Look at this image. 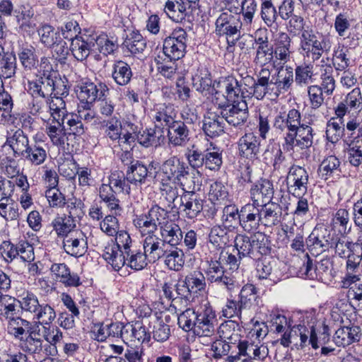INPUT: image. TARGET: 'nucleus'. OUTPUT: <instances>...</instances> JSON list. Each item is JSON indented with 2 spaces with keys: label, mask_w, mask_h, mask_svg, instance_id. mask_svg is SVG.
I'll return each instance as SVG.
<instances>
[{
  "label": "nucleus",
  "mask_w": 362,
  "mask_h": 362,
  "mask_svg": "<svg viewBox=\"0 0 362 362\" xmlns=\"http://www.w3.org/2000/svg\"><path fill=\"white\" fill-rule=\"evenodd\" d=\"M359 280L358 275H346L341 281L343 288H348V297L362 301V283L356 284Z\"/></svg>",
  "instance_id": "obj_53"
},
{
  "label": "nucleus",
  "mask_w": 362,
  "mask_h": 362,
  "mask_svg": "<svg viewBox=\"0 0 362 362\" xmlns=\"http://www.w3.org/2000/svg\"><path fill=\"white\" fill-rule=\"evenodd\" d=\"M334 243L335 252L342 258H347L354 252H359L362 250V243H352L345 237L339 238L337 235Z\"/></svg>",
  "instance_id": "obj_40"
},
{
  "label": "nucleus",
  "mask_w": 362,
  "mask_h": 362,
  "mask_svg": "<svg viewBox=\"0 0 362 362\" xmlns=\"http://www.w3.org/2000/svg\"><path fill=\"white\" fill-rule=\"evenodd\" d=\"M168 211L158 205H153L146 214H141L134 220V226L143 235L152 233L158 230L168 218Z\"/></svg>",
  "instance_id": "obj_11"
},
{
  "label": "nucleus",
  "mask_w": 362,
  "mask_h": 362,
  "mask_svg": "<svg viewBox=\"0 0 362 362\" xmlns=\"http://www.w3.org/2000/svg\"><path fill=\"white\" fill-rule=\"evenodd\" d=\"M53 84V71L48 74L44 72L42 76L37 79L28 81V92L34 98H51L52 95Z\"/></svg>",
  "instance_id": "obj_25"
},
{
  "label": "nucleus",
  "mask_w": 362,
  "mask_h": 362,
  "mask_svg": "<svg viewBox=\"0 0 362 362\" xmlns=\"http://www.w3.org/2000/svg\"><path fill=\"white\" fill-rule=\"evenodd\" d=\"M337 234L324 226L315 227L307 238L309 250L313 255L328 252L334 247Z\"/></svg>",
  "instance_id": "obj_10"
},
{
  "label": "nucleus",
  "mask_w": 362,
  "mask_h": 362,
  "mask_svg": "<svg viewBox=\"0 0 362 362\" xmlns=\"http://www.w3.org/2000/svg\"><path fill=\"white\" fill-rule=\"evenodd\" d=\"M211 350L214 358L218 359L223 356H232L236 352V344H230L225 339L215 340L211 344Z\"/></svg>",
  "instance_id": "obj_62"
},
{
  "label": "nucleus",
  "mask_w": 362,
  "mask_h": 362,
  "mask_svg": "<svg viewBox=\"0 0 362 362\" xmlns=\"http://www.w3.org/2000/svg\"><path fill=\"white\" fill-rule=\"evenodd\" d=\"M222 225L229 228H234L233 224L239 223L242 216L241 210L235 204L225 206L222 211Z\"/></svg>",
  "instance_id": "obj_57"
},
{
  "label": "nucleus",
  "mask_w": 362,
  "mask_h": 362,
  "mask_svg": "<svg viewBox=\"0 0 362 362\" xmlns=\"http://www.w3.org/2000/svg\"><path fill=\"white\" fill-rule=\"evenodd\" d=\"M50 115L53 119L54 124L47 127L46 132L53 145L64 146L65 141L64 123L66 115V103L61 99H54L50 103Z\"/></svg>",
  "instance_id": "obj_7"
},
{
  "label": "nucleus",
  "mask_w": 362,
  "mask_h": 362,
  "mask_svg": "<svg viewBox=\"0 0 362 362\" xmlns=\"http://www.w3.org/2000/svg\"><path fill=\"white\" fill-rule=\"evenodd\" d=\"M37 34L40 42L47 48H51L52 45H54L56 41L61 37L60 33L56 31L53 26L47 23L42 24L39 27Z\"/></svg>",
  "instance_id": "obj_48"
},
{
  "label": "nucleus",
  "mask_w": 362,
  "mask_h": 362,
  "mask_svg": "<svg viewBox=\"0 0 362 362\" xmlns=\"http://www.w3.org/2000/svg\"><path fill=\"white\" fill-rule=\"evenodd\" d=\"M274 194L273 184L269 180L260 179L254 183L250 189L251 205L259 207L270 202Z\"/></svg>",
  "instance_id": "obj_20"
},
{
  "label": "nucleus",
  "mask_w": 362,
  "mask_h": 362,
  "mask_svg": "<svg viewBox=\"0 0 362 362\" xmlns=\"http://www.w3.org/2000/svg\"><path fill=\"white\" fill-rule=\"evenodd\" d=\"M77 88H78L76 90L77 96L81 102L86 101L84 103L86 107H88L89 104L109 94L107 86L102 82L86 81Z\"/></svg>",
  "instance_id": "obj_15"
},
{
  "label": "nucleus",
  "mask_w": 362,
  "mask_h": 362,
  "mask_svg": "<svg viewBox=\"0 0 362 362\" xmlns=\"http://www.w3.org/2000/svg\"><path fill=\"white\" fill-rule=\"evenodd\" d=\"M265 348L261 349V346L247 340H240L236 344V352L234 355L228 356V362H235L240 360L241 356H246L247 358L243 361L246 362L251 360H263L267 356Z\"/></svg>",
  "instance_id": "obj_17"
},
{
  "label": "nucleus",
  "mask_w": 362,
  "mask_h": 362,
  "mask_svg": "<svg viewBox=\"0 0 362 362\" xmlns=\"http://www.w3.org/2000/svg\"><path fill=\"white\" fill-rule=\"evenodd\" d=\"M4 145H8L13 150V156L18 157L24 155L27 147L30 144L23 131L18 129L14 132H8Z\"/></svg>",
  "instance_id": "obj_30"
},
{
  "label": "nucleus",
  "mask_w": 362,
  "mask_h": 362,
  "mask_svg": "<svg viewBox=\"0 0 362 362\" xmlns=\"http://www.w3.org/2000/svg\"><path fill=\"white\" fill-rule=\"evenodd\" d=\"M103 257L117 271L127 262V255L124 250L112 245L105 247Z\"/></svg>",
  "instance_id": "obj_41"
},
{
  "label": "nucleus",
  "mask_w": 362,
  "mask_h": 362,
  "mask_svg": "<svg viewBox=\"0 0 362 362\" xmlns=\"http://www.w3.org/2000/svg\"><path fill=\"white\" fill-rule=\"evenodd\" d=\"M293 81V71L291 66H286L285 69H280L277 72L276 79L273 81L274 93L278 96L287 92Z\"/></svg>",
  "instance_id": "obj_35"
},
{
  "label": "nucleus",
  "mask_w": 362,
  "mask_h": 362,
  "mask_svg": "<svg viewBox=\"0 0 362 362\" xmlns=\"http://www.w3.org/2000/svg\"><path fill=\"white\" fill-rule=\"evenodd\" d=\"M93 37L92 35H81L74 39L70 44V52L78 61H83L89 56L93 48Z\"/></svg>",
  "instance_id": "obj_28"
},
{
  "label": "nucleus",
  "mask_w": 362,
  "mask_h": 362,
  "mask_svg": "<svg viewBox=\"0 0 362 362\" xmlns=\"http://www.w3.org/2000/svg\"><path fill=\"white\" fill-rule=\"evenodd\" d=\"M293 332H294L296 339L298 336L300 337V346L301 348H303L308 344L314 349H318L317 337L313 327H311L310 330H308L304 325H298L293 327Z\"/></svg>",
  "instance_id": "obj_44"
},
{
  "label": "nucleus",
  "mask_w": 362,
  "mask_h": 362,
  "mask_svg": "<svg viewBox=\"0 0 362 362\" xmlns=\"http://www.w3.org/2000/svg\"><path fill=\"white\" fill-rule=\"evenodd\" d=\"M260 142L259 137L254 133L245 134L238 141L239 155L251 160L258 158L261 150Z\"/></svg>",
  "instance_id": "obj_23"
},
{
  "label": "nucleus",
  "mask_w": 362,
  "mask_h": 362,
  "mask_svg": "<svg viewBox=\"0 0 362 362\" xmlns=\"http://www.w3.org/2000/svg\"><path fill=\"white\" fill-rule=\"evenodd\" d=\"M286 182L287 191L291 195L305 196L308 189L309 174L304 168L293 165L289 168Z\"/></svg>",
  "instance_id": "obj_12"
},
{
  "label": "nucleus",
  "mask_w": 362,
  "mask_h": 362,
  "mask_svg": "<svg viewBox=\"0 0 362 362\" xmlns=\"http://www.w3.org/2000/svg\"><path fill=\"white\" fill-rule=\"evenodd\" d=\"M193 119L190 122L175 120L172 125L168 128L167 137L168 144L173 147H184L189 142V129L188 124H192Z\"/></svg>",
  "instance_id": "obj_18"
},
{
  "label": "nucleus",
  "mask_w": 362,
  "mask_h": 362,
  "mask_svg": "<svg viewBox=\"0 0 362 362\" xmlns=\"http://www.w3.org/2000/svg\"><path fill=\"white\" fill-rule=\"evenodd\" d=\"M242 329L235 320H227L218 328V334L221 339L230 344H236L241 339Z\"/></svg>",
  "instance_id": "obj_36"
},
{
  "label": "nucleus",
  "mask_w": 362,
  "mask_h": 362,
  "mask_svg": "<svg viewBox=\"0 0 362 362\" xmlns=\"http://www.w3.org/2000/svg\"><path fill=\"white\" fill-rule=\"evenodd\" d=\"M176 111L172 104H159L155 106L152 113L154 127L161 131L169 127L176 120Z\"/></svg>",
  "instance_id": "obj_24"
},
{
  "label": "nucleus",
  "mask_w": 362,
  "mask_h": 362,
  "mask_svg": "<svg viewBox=\"0 0 362 362\" xmlns=\"http://www.w3.org/2000/svg\"><path fill=\"white\" fill-rule=\"evenodd\" d=\"M93 47L97 45L100 52L104 55L110 54L117 49V44L114 37L109 38L106 34L92 35Z\"/></svg>",
  "instance_id": "obj_52"
},
{
  "label": "nucleus",
  "mask_w": 362,
  "mask_h": 362,
  "mask_svg": "<svg viewBox=\"0 0 362 362\" xmlns=\"http://www.w3.org/2000/svg\"><path fill=\"white\" fill-rule=\"evenodd\" d=\"M186 36L183 29L175 30L164 40L162 56L174 61L182 59L186 52Z\"/></svg>",
  "instance_id": "obj_13"
},
{
  "label": "nucleus",
  "mask_w": 362,
  "mask_h": 362,
  "mask_svg": "<svg viewBox=\"0 0 362 362\" xmlns=\"http://www.w3.org/2000/svg\"><path fill=\"white\" fill-rule=\"evenodd\" d=\"M216 34L225 37L229 46H234L241 36V28L244 24L239 16L230 12L221 13L216 21Z\"/></svg>",
  "instance_id": "obj_9"
},
{
  "label": "nucleus",
  "mask_w": 362,
  "mask_h": 362,
  "mask_svg": "<svg viewBox=\"0 0 362 362\" xmlns=\"http://www.w3.org/2000/svg\"><path fill=\"white\" fill-rule=\"evenodd\" d=\"M127 255V264L131 269L135 271H139L144 269L148 265V257L146 253L139 250H130L125 252Z\"/></svg>",
  "instance_id": "obj_51"
},
{
  "label": "nucleus",
  "mask_w": 362,
  "mask_h": 362,
  "mask_svg": "<svg viewBox=\"0 0 362 362\" xmlns=\"http://www.w3.org/2000/svg\"><path fill=\"white\" fill-rule=\"evenodd\" d=\"M63 247L68 255L81 257L86 251V242L81 232H72L64 238Z\"/></svg>",
  "instance_id": "obj_29"
},
{
  "label": "nucleus",
  "mask_w": 362,
  "mask_h": 362,
  "mask_svg": "<svg viewBox=\"0 0 362 362\" xmlns=\"http://www.w3.org/2000/svg\"><path fill=\"white\" fill-rule=\"evenodd\" d=\"M99 195L107 206L111 211H114L115 215L119 214L122 211V208L119 206V200L116 197L115 192L111 185H102L100 187Z\"/></svg>",
  "instance_id": "obj_47"
},
{
  "label": "nucleus",
  "mask_w": 362,
  "mask_h": 362,
  "mask_svg": "<svg viewBox=\"0 0 362 362\" xmlns=\"http://www.w3.org/2000/svg\"><path fill=\"white\" fill-rule=\"evenodd\" d=\"M229 193L228 186L220 181H216L210 186L209 199L212 204H218L228 199Z\"/></svg>",
  "instance_id": "obj_54"
},
{
  "label": "nucleus",
  "mask_w": 362,
  "mask_h": 362,
  "mask_svg": "<svg viewBox=\"0 0 362 362\" xmlns=\"http://www.w3.org/2000/svg\"><path fill=\"white\" fill-rule=\"evenodd\" d=\"M149 173L148 168L139 160H132L126 171V179L135 186L145 182Z\"/></svg>",
  "instance_id": "obj_34"
},
{
  "label": "nucleus",
  "mask_w": 362,
  "mask_h": 362,
  "mask_svg": "<svg viewBox=\"0 0 362 362\" xmlns=\"http://www.w3.org/2000/svg\"><path fill=\"white\" fill-rule=\"evenodd\" d=\"M28 328H30V322L21 317H16L8 321V332L20 341L24 340V336Z\"/></svg>",
  "instance_id": "obj_50"
},
{
  "label": "nucleus",
  "mask_w": 362,
  "mask_h": 362,
  "mask_svg": "<svg viewBox=\"0 0 362 362\" xmlns=\"http://www.w3.org/2000/svg\"><path fill=\"white\" fill-rule=\"evenodd\" d=\"M112 76L117 84L125 86L131 81L132 71L127 63L123 61H117L113 65Z\"/></svg>",
  "instance_id": "obj_45"
},
{
  "label": "nucleus",
  "mask_w": 362,
  "mask_h": 362,
  "mask_svg": "<svg viewBox=\"0 0 362 362\" xmlns=\"http://www.w3.org/2000/svg\"><path fill=\"white\" fill-rule=\"evenodd\" d=\"M184 252L182 250L173 246L170 249L167 247L165 257V265L170 270L180 271L184 266Z\"/></svg>",
  "instance_id": "obj_43"
},
{
  "label": "nucleus",
  "mask_w": 362,
  "mask_h": 362,
  "mask_svg": "<svg viewBox=\"0 0 362 362\" xmlns=\"http://www.w3.org/2000/svg\"><path fill=\"white\" fill-rule=\"evenodd\" d=\"M274 132L284 137L283 149L293 151L295 146L308 148L313 144V129L308 122H301L300 112L295 109L279 112L272 120Z\"/></svg>",
  "instance_id": "obj_1"
},
{
  "label": "nucleus",
  "mask_w": 362,
  "mask_h": 362,
  "mask_svg": "<svg viewBox=\"0 0 362 362\" xmlns=\"http://www.w3.org/2000/svg\"><path fill=\"white\" fill-rule=\"evenodd\" d=\"M158 71L167 78H172L176 74L177 66L176 61L168 59L161 55H158L155 58Z\"/></svg>",
  "instance_id": "obj_55"
},
{
  "label": "nucleus",
  "mask_w": 362,
  "mask_h": 362,
  "mask_svg": "<svg viewBox=\"0 0 362 362\" xmlns=\"http://www.w3.org/2000/svg\"><path fill=\"white\" fill-rule=\"evenodd\" d=\"M348 54L349 49L341 45H338L334 49L332 62L336 70L344 71L350 66L351 61Z\"/></svg>",
  "instance_id": "obj_58"
},
{
  "label": "nucleus",
  "mask_w": 362,
  "mask_h": 362,
  "mask_svg": "<svg viewBox=\"0 0 362 362\" xmlns=\"http://www.w3.org/2000/svg\"><path fill=\"white\" fill-rule=\"evenodd\" d=\"M163 131L160 135L156 134V128H149L139 132L136 136L138 142L144 147L157 146L160 144L159 138L163 136Z\"/></svg>",
  "instance_id": "obj_60"
},
{
  "label": "nucleus",
  "mask_w": 362,
  "mask_h": 362,
  "mask_svg": "<svg viewBox=\"0 0 362 362\" xmlns=\"http://www.w3.org/2000/svg\"><path fill=\"white\" fill-rule=\"evenodd\" d=\"M18 210V204L11 199V194L3 192L0 199V216L7 221L17 220Z\"/></svg>",
  "instance_id": "obj_42"
},
{
  "label": "nucleus",
  "mask_w": 362,
  "mask_h": 362,
  "mask_svg": "<svg viewBox=\"0 0 362 362\" xmlns=\"http://www.w3.org/2000/svg\"><path fill=\"white\" fill-rule=\"evenodd\" d=\"M162 239L165 242V245L171 247L177 245L182 239V230L178 225L170 223L160 226Z\"/></svg>",
  "instance_id": "obj_46"
},
{
  "label": "nucleus",
  "mask_w": 362,
  "mask_h": 362,
  "mask_svg": "<svg viewBox=\"0 0 362 362\" xmlns=\"http://www.w3.org/2000/svg\"><path fill=\"white\" fill-rule=\"evenodd\" d=\"M207 267L205 269L206 279L210 283H216L224 286L229 291L234 288L235 281L226 274V270L220 259L206 260Z\"/></svg>",
  "instance_id": "obj_14"
},
{
  "label": "nucleus",
  "mask_w": 362,
  "mask_h": 362,
  "mask_svg": "<svg viewBox=\"0 0 362 362\" xmlns=\"http://www.w3.org/2000/svg\"><path fill=\"white\" fill-rule=\"evenodd\" d=\"M331 49L329 38L312 29L304 30L300 36V54L313 62L318 60L324 52Z\"/></svg>",
  "instance_id": "obj_6"
},
{
  "label": "nucleus",
  "mask_w": 362,
  "mask_h": 362,
  "mask_svg": "<svg viewBox=\"0 0 362 362\" xmlns=\"http://www.w3.org/2000/svg\"><path fill=\"white\" fill-rule=\"evenodd\" d=\"M0 66L4 77L8 78L13 76L17 69L16 54L13 52L4 53L0 60Z\"/></svg>",
  "instance_id": "obj_63"
},
{
  "label": "nucleus",
  "mask_w": 362,
  "mask_h": 362,
  "mask_svg": "<svg viewBox=\"0 0 362 362\" xmlns=\"http://www.w3.org/2000/svg\"><path fill=\"white\" fill-rule=\"evenodd\" d=\"M240 226L247 233H255L262 225L261 210L255 205L247 204L241 208Z\"/></svg>",
  "instance_id": "obj_21"
},
{
  "label": "nucleus",
  "mask_w": 362,
  "mask_h": 362,
  "mask_svg": "<svg viewBox=\"0 0 362 362\" xmlns=\"http://www.w3.org/2000/svg\"><path fill=\"white\" fill-rule=\"evenodd\" d=\"M210 243L216 248H224L233 238L234 232L223 225L214 226L210 231Z\"/></svg>",
  "instance_id": "obj_32"
},
{
  "label": "nucleus",
  "mask_w": 362,
  "mask_h": 362,
  "mask_svg": "<svg viewBox=\"0 0 362 362\" xmlns=\"http://www.w3.org/2000/svg\"><path fill=\"white\" fill-rule=\"evenodd\" d=\"M234 247L240 257L259 259L260 255H267L271 252L269 237L259 233L251 237L245 234H237L234 238Z\"/></svg>",
  "instance_id": "obj_5"
},
{
  "label": "nucleus",
  "mask_w": 362,
  "mask_h": 362,
  "mask_svg": "<svg viewBox=\"0 0 362 362\" xmlns=\"http://www.w3.org/2000/svg\"><path fill=\"white\" fill-rule=\"evenodd\" d=\"M193 87L197 91L206 97L214 95L216 100L225 93L232 97V90L237 84V79L233 76L220 78L212 84L211 74L206 68H201L192 78Z\"/></svg>",
  "instance_id": "obj_4"
},
{
  "label": "nucleus",
  "mask_w": 362,
  "mask_h": 362,
  "mask_svg": "<svg viewBox=\"0 0 362 362\" xmlns=\"http://www.w3.org/2000/svg\"><path fill=\"white\" fill-rule=\"evenodd\" d=\"M22 157L25 158L34 165L43 163L47 158L45 149L40 144L35 143L27 147L26 152Z\"/></svg>",
  "instance_id": "obj_56"
},
{
  "label": "nucleus",
  "mask_w": 362,
  "mask_h": 362,
  "mask_svg": "<svg viewBox=\"0 0 362 362\" xmlns=\"http://www.w3.org/2000/svg\"><path fill=\"white\" fill-rule=\"evenodd\" d=\"M122 46L133 55L142 54L146 47V41L138 31H132L127 35Z\"/></svg>",
  "instance_id": "obj_38"
},
{
  "label": "nucleus",
  "mask_w": 362,
  "mask_h": 362,
  "mask_svg": "<svg viewBox=\"0 0 362 362\" xmlns=\"http://www.w3.org/2000/svg\"><path fill=\"white\" fill-rule=\"evenodd\" d=\"M185 284L189 287L192 294L204 290L206 287V278L200 271H194L187 274Z\"/></svg>",
  "instance_id": "obj_59"
},
{
  "label": "nucleus",
  "mask_w": 362,
  "mask_h": 362,
  "mask_svg": "<svg viewBox=\"0 0 362 362\" xmlns=\"http://www.w3.org/2000/svg\"><path fill=\"white\" fill-rule=\"evenodd\" d=\"M178 325L185 331L193 330L201 338L215 336L216 315L210 306L204 305L197 310L187 308L179 315Z\"/></svg>",
  "instance_id": "obj_2"
},
{
  "label": "nucleus",
  "mask_w": 362,
  "mask_h": 362,
  "mask_svg": "<svg viewBox=\"0 0 362 362\" xmlns=\"http://www.w3.org/2000/svg\"><path fill=\"white\" fill-rule=\"evenodd\" d=\"M18 303L22 310L32 314L39 323L52 322L56 318L54 309L47 303H40L37 296L31 292L24 293Z\"/></svg>",
  "instance_id": "obj_8"
},
{
  "label": "nucleus",
  "mask_w": 362,
  "mask_h": 362,
  "mask_svg": "<svg viewBox=\"0 0 362 362\" xmlns=\"http://www.w3.org/2000/svg\"><path fill=\"white\" fill-rule=\"evenodd\" d=\"M240 5L238 7H233L232 11L236 15H242L244 25H251L257 11V1L240 0Z\"/></svg>",
  "instance_id": "obj_39"
},
{
  "label": "nucleus",
  "mask_w": 362,
  "mask_h": 362,
  "mask_svg": "<svg viewBox=\"0 0 362 362\" xmlns=\"http://www.w3.org/2000/svg\"><path fill=\"white\" fill-rule=\"evenodd\" d=\"M161 172L166 181H173L182 184V181L189 175V167L178 157H170L161 165Z\"/></svg>",
  "instance_id": "obj_16"
},
{
  "label": "nucleus",
  "mask_w": 362,
  "mask_h": 362,
  "mask_svg": "<svg viewBox=\"0 0 362 362\" xmlns=\"http://www.w3.org/2000/svg\"><path fill=\"white\" fill-rule=\"evenodd\" d=\"M232 97L225 93L222 97L226 100L225 103H216L220 108V115L223 120L233 127L242 128L249 117L247 104L243 98H245L244 90H243L238 82L234 86L232 90Z\"/></svg>",
  "instance_id": "obj_3"
},
{
  "label": "nucleus",
  "mask_w": 362,
  "mask_h": 362,
  "mask_svg": "<svg viewBox=\"0 0 362 362\" xmlns=\"http://www.w3.org/2000/svg\"><path fill=\"white\" fill-rule=\"evenodd\" d=\"M360 339V327L358 326L342 327L339 328L333 337L335 344L345 347Z\"/></svg>",
  "instance_id": "obj_33"
},
{
  "label": "nucleus",
  "mask_w": 362,
  "mask_h": 362,
  "mask_svg": "<svg viewBox=\"0 0 362 362\" xmlns=\"http://www.w3.org/2000/svg\"><path fill=\"white\" fill-rule=\"evenodd\" d=\"M291 39L286 33H281L276 41L275 48H273L275 57L280 60L283 64H286L291 60Z\"/></svg>",
  "instance_id": "obj_37"
},
{
  "label": "nucleus",
  "mask_w": 362,
  "mask_h": 362,
  "mask_svg": "<svg viewBox=\"0 0 362 362\" xmlns=\"http://www.w3.org/2000/svg\"><path fill=\"white\" fill-rule=\"evenodd\" d=\"M195 186L192 191H185L180 197V210L189 219L196 218L203 210V199L195 194Z\"/></svg>",
  "instance_id": "obj_19"
},
{
  "label": "nucleus",
  "mask_w": 362,
  "mask_h": 362,
  "mask_svg": "<svg viewBox=\"0 0 362 362\" xmlns=\"http://www.w3.org/2000/svg\"><path fill=\"white\" fill-rule=\"evenodd\" d=\"M344 130V125L342 121L338 122L336 119L332 118L327 123V139L332 144L337 143L343 136Z\"/></svg>",
  "instance_id": "obj_61"
},
{
  "label": "nucleus",
  "mask_w": 362,
  "mask_h": 362,
  "mask_svg": "<svg viewBox=\"0 0 362 362\" xmlns=\"http://www.w3.org/2000/svg\"><path fill=\"white\" fill-rule=\"evenodd\" d=\"M313 65L303 64L295 69V82L300 86H308L314 83Z\"/></svg>",
  "instance_id": "obj_49"
},
{
  "label": "nucleus",
  "mask_w": 362,
  "mask_h": 362,
  "mask_svg": "<svg viewBox=\"0 0 362 362\" xmlns=\"http://www.w3.org/2000/svg\"><path fill=\"white\" fill-rule=\"evenodd\" d=\"M18 55L20 62L25 69L31 70L38 62L35 54V49L32 46L22 47Z\"/></svg>",
  "instance_id": "obj_64"
},
{
  "label": "nucleus",
  "mask_w": 362,
  "mask_h": 362,
  "mask_svg": "<svg viewBox=\"0 0 362 362\" xmlns=\"http://www.w3.org/2000/svg\"><path fill=\"white\" fill-rule=\"evenodd\" d=\"M146 234L148 235L143 240L144 252L148 257V262L154 263L165 256L167 249L165 242L154 233Z\"/></svg>",
  "instance_id": "obj_22"
},
{
  "label": "nucleus",
  "mask_w": 362,
  "mask_h": 362,
  "mask_svg": "<svg viewBox=\"0 0 362 362\" xmlns=\"http://www.w3.org/2000/svg\"><path fill=\"white\" fill-rule=\"evenodd\" d=\"M261 210L262 225L272 227L278 225L282 217V207L275 202H267L259 206Z\"/></svg>",
  "instance_id": "obj_31"
},
{
  "label": "nucleus",
  "mask_w": 362,
  "mask_h": 362,
  "mask_svg": "<svg viewBox=\"0 0 362 362\" xmlns=\"http://www.w3.org/2000/svg\"><path fill=\"white\" fill-rule=\"evenodd\" d=\"M185 0H167L164 5V12L172 21L180 23L192 12L191 5Z\"/></svg>",
  "instance_id": "obj_27"
},
{
  "label": "nucleus",
  "mask_w": 362,
  "mask_h": 362,
  "mask_svg": "<svg viewBox=\"0 0 362 362\" xmlns=\"http://www.w3.org/2000/svg\"><path fill=\"white\" fill-rule=\"evenodd\" d=\"M202 123V130L211 139L218 137L224 133L225 123L221 115L208 112L204 115Z\"/></svg>",
  "instance_id": "obj_26"
}]
</instances>
